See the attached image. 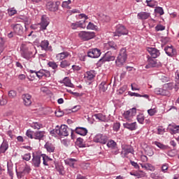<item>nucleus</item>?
Wrapping results in <instances>:
<instances>
[{
  "label": "nucleus",
  "mask_w": 179,
  "mask_h": 179,
  "mask_svg": "<svg viewBox=\"0 0 179 179\" xmlns=\"http://www.w3.org/2000/svg\"><path fill=\"white\" fill-rule=\"evenodd\" d=\"M34 52L35 54L37 53V50H36V47H34V45H30L29 43H22L20 46V54L22 58L29 61V59H31V58L34 57Z\"/></svg>",
  "instance_id": "1"
},
{
  "label": "nucleus",
  "mask_w": 179,
  "mask_h": 179,
  "mask_svg": "<svg viewBox=\"0 0 179 179\" xmlns=\"http://www.w3.org/2000/svg\"><path fill=\"white\" fill-rule=\"evenodd\" d=\"M128 55H127V49L122 48L119 52V55L115 60L116 66L121 67L127 61Z\"/></svg>",
  "instance_id": "2"
},
{
  "label": "nucleus",
  "mask_w": 179,
  "mask_h": 179,
  "mask_svg": "<svg viewBox=\"0 0 179 179\" xmlns=\"http://www.w3.org/2000/svg\"><path fill=\"white\" fill-rule=\"evenodd\" d=\"M78 37L83 41H89V40H92V38L96 37V34L94 32L82 31L78 33Z\"/></svg>",
  "instance_id": "3"
},
{
  "label": "nucleus",
  "mask_w": 179,
  "mask_h": 179,
  "mask_svg": "<svg viewBox=\"0 0 179 179\" xmlns=\"http://www.w3.org/2000/svg\"><path fill=\"white\" fill-rule=\"evenodd\" d=\"M128 34V29L123 25L118 24L116 27L115 31L113 32V37H121V36H127Z\"/></svg>",
  "instance_id": "4"
},
{
  "label": "nucleus",
  "mask_w": 179,
  "mask_h": 179,
  "mask_svg": "<svg viewBox=\"0 0 179 179\" xmlns=\"http://www.w3.org/2000/svg\"><path fill=\"white\" fill-rule=\"evenodd\" d=\"M57 128L58 129V135L59 136H68L69 135V131L71 130L69 128H68V126L65 124H62L60 127L59 126H57Z\"/></svg>",
  "instance_id": "5"
},
{
  "label": "nucleus",
  "mask_w": 179,
  "mask_h": 179,
  "mask_svg": "<svg viewBox=\"0 0 179 179\" xmlns=\"http://www.w3.org/2000/svg\"><path fill=\"white\" fill-rule=\"evenodd\" d=\"M59 5H61V2L59 1H49L46 5V8L50 12H57L59 9Z\"/></svg>",
  "instance_id": "6"
},
{
  "label": "nucleus",
  "mask_w": 179,
  "mask_h": 179,
  "mask_svg": "<svg viewBox=\"0 0 179 179\" xmlns=\"http://www.w3.org/2000/svg\"><path fill=\"white\" fill-rule=\"evenodd\" d=\"M135 115H136V108H133L127 111H125L123 113V117L125 120H127V121H131V120H132V118H134V117H135Z\"/></svg>",
  "instance_id": "7"
},
{
  "label": "nucleus",
  "mask_w": 179,
  "mask_h": 179,
  "mask_svg": "<svg viewBox=\"0 0 179 179\" xmlns=\"http://www.w3.org/2000/svg\"><path fill=\"white\" fill-rule=\"evenodd\" d=\"M107 141H108V138L106 135L103 134H96L94 137V142L96 143H102L103 145H106L107 143Z\"/></svg>",
  "instance_id": "8"
},
{
  "label": "nucleus",
  "mask_w": 179,
  "mask_h": 179,
  "mask_svg": "<svg viewBox=\"0 0 179 179\" xmlns=\"http://www.w3.org/2000/svg\"><path fill=\"white\" fill-rule=\"evenodd\" d=\"M101 55V50L97 48L90 49L87 52V57L90 58H99Z\"/></svg>",
  "instance_id": "9"
},
{
  "label": "nucleus",
  "mask_w": 179,
  "mask_h": 179,
  "mask_svg": "<svg viewBox=\"0 0 179 179\" xmlns=\"http://www.w3.org/2000/svg\"><path fill=\"white\" fill-rule=\"evenodd\" d=\"M115 59V56L113 55L111 52H107L104 56L99 59V62H110V61H114Z\"/></svg>",
  "instance_id": "10"
},
{
  "label": "nucleus",
  "mask_w": 179,
  "mask_h": 179,
  "mask_svg": "<svg viewBox=\"0 0 179 179\" xmlns=\"http://www.w3.org/2000/svg\"><path fill=\"white\" fill-rule=\"evenodd\" d=\"M164 51L168 57H173L177 55V50H176V48H174V47H173V45L166 46L164 48Z\"/></svg>",
  "instance_id": "11"
},
{
  "label": "nucleus",
  "mask_w": 179,
  "mask_h": 179,
  "mask_svg": "<svg viewBox=\"0 0 179 179\" xmlns=\"http://www.w3.org/2000/svg\"><path fill=\"white\" fill-rule=\"evenodd\" d=\"M32 157L31 163L34 167H40V164H41V157H43V156L35 155L34 152L32 154Z\"/></svg>",
  "instance_id": "12"
},
{
  "label": "nucleus",
  "mask_w": 179,
  "mask_h": 179,
  "mask_svg": "<svg viewBox=\"0 0 179 179\" xmlns=\"http://www.w3.org/2000/svg\"><path fill=\"white\" fill-rule=\"evenodd\" d=\"M11 27L17 36H23V27L20 24H11Z\"/></svg>",
  "instance_id": "13"
},
{
  "label": "nucleus",
  "mask_w": 179,
  "mask_h": 179,
  "mask_svg": "<svg viewBox=\"0 0 179 179\" xmlns=\"http://www.w3.org/2000/svg\"><path fill=\"white\" fill-rule=\"evenodd\" d=\"M73 132H76L78 135H81V136H86L87 135V129L85 127H76L75 130L71 129V136L73 135Z\"/></svg>",
  "instance_id": "14"
},
{
  "label": "nucleus",
  "mask_w": 179,
  "mask_h": 179,
  "mask_svg": "<svg viewBox=\"0 0 179 179\" xmlns=\"http://www.w3.org/2000/svg\"><path fill=\"white\" fill-rule=\"evenodd\" d=\"M48 24H50V18L45 15H43L40 23L41 29L42 30H45Z\"/></svg>",
  "instance_id": "15"
},
{
  "label": "nucleus",
  "mask_w": 179,
  "mask_h": 179,
  "mask_svg": "<svg viewBox=\"0 0 179 179\" xmlns=\"http://www.w3.org/2000/svg\"><path fill=\"white\" fill-rule=\"evenodd\" d=\"M148 52L151 55V58L156 59L160 56V51L155 48H148Z\"/></svg>",
  "instance_id": "16"
},
{
  "label": "nucleus",
  "mask_w": 179,
  "mask_h": 179,
  "mask_svg": "<svg viewBox=\"0 0 179 179\" xmlns=\"http://www.w3.org/2000/svg\"><path fill=\"white\" fill-rule=\"evenodd\" d=\"M22 98L24 106H27V107L31 106V95L29 94H22Z\"/></svg>",
  "instance_id": "17"
},
{
  "label": "nucleus",
  "mask_w": 179,
  "mask_h": 179,
  "mask_svg": "<svg viewBox=\"0 0 179 179\" xmlns=\"http://www.w3.org/2000/svg\"><path fill=\"white\" fill-rule=\"evenodd\" d=\"M40 47L44 51H52L51 46H50V42L48 40H44L41 42Z\"/></svg>",
  "instance_id": "18"
},
{
  "label": "nucleus",
  "mask_w": 179,
  "mask_h": 179,
  "mask_svg": "<svg viewBox=\"0 0 179 179\" xmlns=\"http://www.w3.org/2000/svg\"><path fill=\"white\" fill-rule=\"evenodd\" d=\"M134 148H132V147L124 146L122 148V155H123L124 157H127V156H128L129 153H131V155H134Z\"/></svg>",
  "instance_id": "19"
},
{
  "label": "nucleus",
  "mask_w": 179,
  "mask_h": 179,
  "mask_svg": "<svg viewBox=\"0 0 179 179\" xmlns=\"http://www.w3.org/2000/svg\"><path fill=\"white\" fill-rule=\"evenodd\" d=\"M45 135V131H36L34 132V139L37 141H43Z\"/></svg>",
  "instance_id": "20"
},
{
  "label": "nucleus",
  "mask_w": 179,
  "mask_h": 179,
  "mask_svg": "<svg viewBox=\"0 0 179 179\" xmlns=\"http://www.w3.org/2000/svg\"><path fill=\"white\" fill-rule=\"evenodd\" d=\"M148 64L145 66L146 69H149V68H156L157 65V62L156 59L153 57H148Z\"/></svg>",
  "instance_id": "21"
},
{
  "label": "nucleus",
  "mask_w": 179,
  "mask_h": 179,
  "mask_svg": "<svg viewBox=\"0 0 179 179\" xmlns=\"http://www.w3.org/2000/svg\"><path fill=\"white\" fill-rule=\"evenodd\" d=\"M84 78L87 79V80H93L94 78H96V71L90 70L87 71L85 74Z\"/></svg>",
  "instance_id": "22"
},
{
  "label": "nucleus",
  "mask_w": 179,
  "mask_h": 179,
  "mask_svg": "<svg viewBox=\"0 0 179 179\" xmlns=\"http://www.w3.org/2000/svg\"><path fill=\"white\" fill-rule=\"evenodd\" d=\"M103 47L105 50H118V46L114 41H110L105 43Z\"/></svg>",
  "instance_id": "23"
},
{
  "label": "nucleus",
  "mask_w": 179,
  "mask_h": 179,
  "mask_svg": "<svg viewBox=\"0 0 179 179\" xmlns=\"http://www.w3.org/2000/svg\"><path fill=\"white\" fill-rule=\"evenodd\" d=\"M169 131L171 135L179 134V125L169 124L168 127Z\"/></svg>",
  "instance_id": "24"
},
{
  "label": "nucleus",
  "mask_w": 179,
  "mask_h": 179,
  "mask_svg": "<svg viewBox=\"0 0 179 179\" xmlns=\"http://www.w3.org/2000/svg\"><path fill=\"white\" fill-rule=\"evenodd\" d=\"M155 94H159L161 96H170V92L164 88H155Z\"/></svg>",
  "instance_id": "25"
},
{
  "label": "nucleus",
  "mask_w": 179,
  "mask_h": 179,
  "mask_svg": "<svg viewBox=\"0 0 179 179\" xmlns=\"http://www.w3.org/2000/svg\"><path fill=\"white\" fill-rule=\"evenodd\" d=\"M45 149H46L48 153H54L55 152V145L54 144L47 142L44 145Z\"/></svg>",
  "instance_id": "26"
},
{
  "label": "nucleus",
  "mask_w": 179,
  "mask_h": 179,
  "mask_svg": "<svg viewBox=\"0 0 179 179\" xmlns=\"http://www.w3.org/2000/svg\"><path fill=\"white\" fill-rule=\"evenodd\" d=\"M93 119L96 120V121H101L102 122H106L107 118L106 117L105 115L102 113H96L93 115Z\"/></svg>",
  "instance_id": "27"
},
{
  "label": "nucleus",
  "mask_w": 179,
  "mask_h": 179,
  "mask_svg": "<svg viewBox=\"0 0 179 179\" xmlns=\"http://www.w3.org/2000/svg\"><path fill=\"white\" fill-rule=\"evenodd\" d=\"M123 126L124 128H127V129H129V131H135L136 130V122H132V123H124Z\"/></svg>",
  "instance_id": "28"
},
{
  "label": "nucleus",
  "mask_w": 179,
  "mask_h": 179,
  "mask_svg": "<svg viewBox=\"0 0 179 179\" xmlns=\"http://www.w3.org/2000/svg\"><path fill=\"white\" fill-rule=\"evenodd\" d=\"M8 148L9 144L8 143V141L4 140L0 145V155H1V153H5Z\"/></svg>",
  "instance_id": "29"
},
{
  "label": "nucleus",
  "mask_w": 179,
  "mask_h": 179,
  "mask_svg": "<svg viewBox=\"0 0 179 179\" xmlns=\"http://www.w3.org/2000/svg\"><path fill=\"white\" fill-rule=\"evenodd\" d=\"M76 160L73 158H69L65 160V164H67V166H69L70 167H72V169H75V164H76Z\"/></svg>",
  "instance_id": "30"
},
{
  "label": "nucleus",
  "mask_w": 179,
  "mask_h": 179,
  "mask_svg": "<svg viewBox=\"0 0 179 179\" xmlns=\"http://www.w3.org/2000/svg\"><path fill=\"white\" fill-rule=\"evenodd\" d=\"M68 57H69V53L68 52H63L57 54L56 58L57 61H62L63 59H65V58H68Z\"/></svg>",
  "instance_id": "31"
},
{
  "label": "nucleus",
  "mask_w": 179,
  "mask_h": 179,
  "mask_svg": "<svg viewBox=\"0 0 179 179\" xmlns=\"http://www.w3.org/2000/svg\"><path fill=\"white\" fill-rule=\"evenodd\" d=\"M138 17L141 20H146V19H149V17H150V13L146 12H141L138 13Z\"/></svg>",
  "instance_id": "32"
},
{
  "label": "nucleus",
  "mask_w": 179,
  "mask_h": 179,
  "mask_svg": "<svg viewBox=\"0 0 179 179\" xmlns=\"http://www.w3.org/2000/svg\"><path fill=\"white\" fill-rule=\"evenodd\" d=\"M131 176H134V177H137V178H142L146 176L145 172L140 171L138 172H130Z\"/></svg>",
  "instance_id": "33"
},
{
  "label": "nucleus",
  "mask_w": 179,
  "mask_h": 179,
  "mask_svg": "<svg viewBox=\"0 0 179 179\" xmlns=\"http://www.w3.org/2000/svg\"><path fill=\"white\" fill-rule=\"evenodd\" d=\"M154 145H156L157 148H159V149H162V150H169L170 149V147L169 145H166L162 144V143L155 141Z\"/></svg>",
  "instance_id": "34"
},
{
  "label": "nucleus",
  "mask_w": 179,
  "mask_h": 179,
  "mask_svg": "<svg viewBox=\"0 0 179 179\" xmlns=\"http://www.w3.org/2000/svg\"><path fill=\"white\" fill-rule=\"evenodd\" d=\"M99 87V92H102L103 93H104V92H106V90H107V89L108 88V85H107V83L106 81H103L100 83Z\"/></svg>",
  "instance_id": "35"
},
{
  "label": "nucleus",
  "mask_w": 179,
  "mask_h": 179,
  "mask_svg": "<svg viewBox=\"0 0 179 179\" xmlns=\"http://www.w3.org/2000/svg\"><path fill=\"white\" fill-rule=\"evenodd\" d=\"M29 72L30 73H35L36 76H37L38 79H41V78L44 76V70H40L38 71L30 70Z\"/></svg>",
  "instance_id": "36"
},
{
  "label": "nucleus",
  "mask_w": 179,
  "mask_h": 179,
  "mask_svg": "<svg viewBox=\"0 0 179 179\" xmlns=\"http://www.w3.org/2000/svg\"><path fill=\"white\" fill-rule=\"evenodd\" d=\"M60 68L65 69L68 68V66H71V62L68 60H62L59 64Z\"/></svg>",
  "instance_id": "37"
},
{
  "label": "nucleus",
  "mask_w": 179,
  "mask_h": 179,
  "mask_svg": "<svg viewBox=\"0 0 179 179\" xmlns=\"http://www.w3.org/2000/svg\"><path fill=\"white\" fill-rule=\"evenodd\" d=\"M63 83L65 86H67V87H73V85L72 84L71 80L68 77H66L63 80Z\"/></svg>",
  "instance_id": "38"
},
{
  "label": "nucleus",
  "mask_w": 179,
  "mask_h": 179,
  "mask_svg": "<svg viewBox=\"0 0 179 179\" xmlns=\"http://www.w3.org/2000/svg\"><path fill=\"white\" fill-rule=\"evenodd\" d=\"M41 156L43 160L44 166H48V162H51L52 159L50 158L48 156L45 155V154L41 155Z\"/></svg>",
  "instance_id": "39"
},
{
  "label": "nucleus",
  "mask_w": 179,
  "mask_h": 179,
  "mask_svg": "<svg viewBox=\"0 0 179 179\" xmlns=\"http://www.w3.org/2000/svg\"><path fill=\"white\" fill-rule=\"evenodd\" d=\"M163 87L165 90H167V92H169V90H173V87H174V83H166L163 85Z\"/></svg>",
  "instance_id": "40"
},
{
  "label": "nucleus",
  "mask_w": 179,
  "mask_h": 179,
  "mask_svg": "<svg viewBox=\"0 0 179 179\" xmlns=\"http://www.w3.org/2000/svg\"><path fill=\"white\" fill-rule=\"evenodd\" d=\"M76 144L78 148H85V143H83V138H77Z\"/></svg>",
  "instance_id": "41"
},
{
  "label": "nucleus",
  "mask_w": 179,
  "mask_h": 179,
  "mask_svg": "<svg viewBox=\"0 0 179 179\" xmlns=\"http://www.w3.org/2000/svg\"><path fill=\"white\" fill-rule=\"evenodd\" d=\"M145 3H147V6H150V8H155L157 3L155 0H146Z\"/></svg>",
  "instance_id": "42"
},
{
  "label": "nucleus",
  "mask_w": 179,
  "mask_h": 179,
  "mask_svg": "<svg viewBox=\"0 0 179 179\" xmlns=\"http://www.w3.org/2000/svg\"><path fill=\"white\" fill-rule=\"evenodd\" d=\"M31 128L34 129H41V128H43V124L38 123V122H33L31 124Z\"/></svg>",
  "instance_id": "43"
},
{
  "label": "nucleus",
  "mask_w": 179,
  "mask_h": 179,
  "mask_svg": "<svg viewBox=\"0 0 179 179\" xmlns=\"http://www.w3.org/2000/svg\"><path fill=\"white\" fill-rule=\"evenodd\" d=\"M137 121L139 124H143V122H145V115H143V114L138 115Z\"/></svg>",
  "instance_id": "44"
},
{
  "label": "nucleus",
  "mask_w": 179,
  "mask_h": 179,
  "mask_svg": "<svg viewBox=\"0 0 179 179\" xmlns=\"http://www.w3.org/2000/svg\"><path fill=\"white\" fill-rule=\"evenodd\" d=\"M108 148H110V149H113L117 146V143L115 141L110 140L107 143Z\"/></svg>",
  "instance_id": "45"
},
{
  "label": "nucleus",
  "mask_w": 179,
  "mask_h": 179,
  "mask_svg": "<svg viewBox=\"0 0 179 179\" xmlns=\"http://www.w3.org/2000/svg\"><path fill=\"white\" fill-rule=\"evenodd\" d=\"M26 136L30 139H34V132L30 129H28L26 132Z\"/></svg>",
  "instance_id": "46"
},
{
  "label": "nucleus",
  "mask_w": 179,
  "mask_h": 179,
  "mask_svg": "<svg viewBox=\"0 0 179 179\" xmlns=\"http://www.w3.org/2000/svg\"><path fill=\"white\" fill-rule=\"evenodd\" d=\"M8 13L9 16H13L14 15H16V13H17V10H16L15 8H10L8 9Z\"/></svg>",
  "instance_id": "47"
},
{
  "label": "nucleus",
  "mask_w": 179,
  "mask_h": 179,
  "mask_svg": "<svg viewBox=\"0 0 179 179\" xmlns=\"http://www.w3.org/2000/svg\"><path fill=\"white\" fill-rule=\"evenodd\" d=\"M72 3V1L71 0H68L66 1H63L62 6V8H66V9H69V5H71V3Z\"/></svg>",
  "instance_id": "48"
},
{
  "label": "nucleus",
  "mask_w": 179,
  "mask_h": 179,
  "mask_svg": "<svg viewBox=\"0 0 179 179\" xmlns=\"http://www.w3.org/2000/svg\"><path fill=\"white\" fill-rule=\"evenodd\" d=\"M120 128H121V124L120 122H115L113 124V131L118 132V131H120Z\"/></svg>",
  "instance_id": "49"
},
{
  "label": "nucleus",
  "mask_w": 179,
  "mask_h": 179,
  "mask_svg": "<svg viewBox=\"0 0 179 179\" xmlns=\"http://www.w3.org/2000/svg\"><path fill=\"white\" fill-rule=\"evenodd\" d=\"M22 159L25 160L26 162H29L30 159H31V154L27 153L22 156Z\"/></svg>",
  "instance_id": "50"
},
{
  "label": "nucleus",
  "mask_w": 179,
  "mask_h": 179,
  "mask_svg": "<svg viewBox=\"0 0 179 179\" xmlns=\"http://www.w3.org/2000/svg\"><path fill=\"white\" fill-rule=\"evenodd\" d=\"M155 11L156 12V13H159V15H160L162 16V15H164V10H163V8L162 7H157L155 9Z\"/></svg>",
  "instance_id": "51"
},
{
  "label": "nucleus",
  "mask_w": 179,
  "mask_h": 179,
  "mask_svg": "<svg viewBox=\"0 0 179 179\" xmlns=\"http://www.w3.org/2000/svg\"><path fill=\"white\" fill-rule=\"evenodd\" d=\"M166 27L162 25V24H158L155 27V30L157 31H163V30H165Z\"/></svg>",
  "instance_id": "52"
},
{
  "label": "nucleus",
  "mask_w": 179,
  "mask_h": 179,
  "mask_svg": "<svg viewBox=\"0 0 179 179\" xmlns=\"http://www.w3.org/2000/svg\"><path fill=\"white\" fill-rule=\"evenodd\" d=\"M48 65L50 68H52V69H57V68H58V65L54 62H49Z\"/></svg>",
  "instance_id": "53"
},
{
  "label": "nucleus",
  "mask_w": 179,
  "mask_h": 179,
  "mask_svg": "<svg viewBox=\"0 0 179 179\" xmlns=\"http://www.w3.org/2000/svg\"><path fill=\"white\" fill-rule=\"evenodd\" d=\"M101 19L103 22H110V17L108 15H102Z\"/></svg>",
  "instance_id": "54"
},
{
  "label": "nucleus",
  "mask_w": 179,
  "mask_h": 179,
  "mask_svg": "<svg viewBox=\"0 0 179 179\" xmlns=\"http://www.w3.org/2000/svg\"><path fill=\"white\" fill-rule=\"evenodd\" d=\"M16 96V92L14 90H10L8 92V96L10 97V99H15V96Z\"/></svg>",
  "instance_id": "55"
},
{
  "label": "nucleus",
  "mask_w": 179,
  "mask_h": 179,
  "mask_svg": "<svg viewBox=\"0 0 179 179\" xmlns=\"http://www.w3.org/2000/svg\"><path fill=\"white\" fill-rule=\"evenodd\" d=\"M87 29H88V30H94V29H96V27L94 25L93 23L89 22L88 25L87 26Z\"/></svg>",
  "instance_id": "56"
},
{
  "label": "nucleus",
  "mask_w": 179,
  "mask_h": 179,
  "mask_svg": "<svg viewBox=\"0 0 179 179\" xmlns=\"http://www.w3.org/2000/svg\"><path fill=\"white\" fill-rule=\"evenodd\" d=\"M85 22L86 21H85V20L83 22H82V21L78 22V27H80L81 29H85L86 27V25L85 24Z\"/></svg>",
  "instance_id": "57"
},
{
  "label": "nucleus",
  "mask_w": 179,
  "mask_h": 179,
  "mask_svg": "<svg viewBox=\"0 0 179 179\" xmlns=\"http://www.w3.org/2000/svg\"><path fill=\"white\" fill-rule=\"evenodd\" d=\"M147 170H150V171H155V166L149 163H147Z\"/></svg>",
  "instance_id": "58"
},
{
  "label": "nucleus",
  "mask_w": 179,
  "mask_h": 179,
  "mask_svg": "<svg viewBox=\"0 0 179 179\" xmlns=\"http://www.w3.org/2000/svg\"><path fill=\"white\" fill-rule=\"evenodd\" d=\"M149 115L153 116L156 114V109H150L148 110Z\"/></svg>",
  "instance_id": "59"
},
{
  "label": "nucleus",
  "mask_w": 179,
  "mask_h": 179,
  "mask_svg": "<svg viewBox=\"0 0 179 179\" xmlns=\"http://www.w3.org/2000/svg\"><path fill=\"white\" fill-rule=\"evenodd\" d=\"M130 163H131V166H134V169L139 170V165L138 164V163H136L134 161H130Z\"/></svg>",
  "instance_id": "60"
},
{
  "label": "nucleus",
  "mask_w": 179,
  "mask_h": 179,
  "mask_svg": "<svg viewBox=\"0 0 179 179\" xmlns=\"http://www.w3.org/2000/svg\"><path fill=\"white\" fill-rule=\"evenodd\" d=\"M43 76H45V78H50L51 73L48 70H43Z\"/></svg>",
  "instance_id": "61"
},
{
  "label": "nucleus",
  "mask_w": 179,
  "mask_h": 179,
  "mask_svg": "<svg viewBox=\"0 0 179 179\" xmlns=\"http://www.w3.org/2000/svg\"><path fill=\"white\" fill-rule=\"evenodd\" d=\"M56 117H62L64 115V111L57 110L55 112Z\"/></svg>",
  "instance_id": "62"
},
{
  "label": "nucleus",
  "mask_w": 179,
  "mask_h": 179,
  "mask_svg": "<svg viewBox=\"0 0 179 179\" xmlns=\"http://www.w3.org/2000/svg\"><path fill=\"white\" fill-rule=\"evenodd\" d=\"M118 152L119 150L117 145L115 148H112V153H113V155H118Z\"/></svg>",
  "instance_id": "63"
},
{
  "label": "nucleus",
  "mask_w": 179,
  "mask_h": 179,
  "mask_svg": "<svg viewBox=\"0 0 179 179\" xmlns=\"http://www.w3.org/2000/svg\"><path fill=\"white\" fill-rule=\"evenodd\" d=\"M127 90V85H124L122 87H121L120 90H119V93L120 94H122L124 93V92H125Z\"/></svg>",
  "instance_id": "64"
}]
</instances>
